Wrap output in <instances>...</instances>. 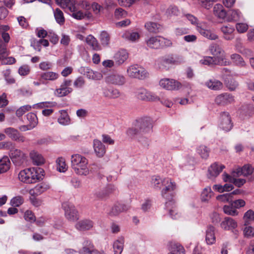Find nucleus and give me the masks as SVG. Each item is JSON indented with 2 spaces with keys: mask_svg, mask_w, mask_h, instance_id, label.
<instances>
[{
  "mask_svg": "<svg viewBox=\"0 0 254 254\" xmlns=\"http://www.w3.org/2000/svg\"><path fill=\"white\" fill-rule=\"evenodd\" d=\"M128 58V53L125 50L118 51L114 55V60L116 64H122Z\"/></svg>",
  "mask_w": 254,
  "mask_h": 254,
  "instance_id": "22",
  "label": "nucleus"
},
{
  "mask_svg": "<svg viewBox=\"0 0 254 254\" xmlns=\"http://www.w3.org/2000/svg\"><path fill=\"white\" fill-rule=\"evenodd\" d=\"M125 240L124 238H119L113 245L114 254H121L124 249Z\"/></svg>",
  "mask_w": 254,
  "mask_h": 254,
  "instance_id": "32",
  "label": "nucleus"
},
{
  "mask_svg": "<svg viewBox=\"0 0 254 254\" xmlns=\"http://www.w3.org/2000/svg\"><path fill=\"white\" fill-rule=\"evenodd\" d=\"M40 45H42L44 47H48L49 45V41L46 39H40L37 42L33 44V47L35 49L38 50V51H41Z\"/></svg>",
  "mask_w": 254,
  "mask_h": 254,
  "instance_id": "55",
  "label": "nucleus"
},
{
  "mask_svg": "<svg viewBox=\"0 0 254 254\" xmlns=\"http://www.w3.org/2000/svg\"><path fill=\"white\" fill-rule=\"evenodd\" d=\"M123 37L127 40L134 42L139 38L140 36L139 33L136 32L126 31L123 34Z\"/></svg>",
  "mask_w": 254,
  "mask_h": 254,
  "instance_id": "43",
  "label": "nucleus"
},
{
  "mask_svg": "<svg viewBox=\"0 0 254 254\" xmlns=\"http://www.w3.org/2000/svg\"><path fill=\"white\" fill-rule=\"evenodd\" d=\"M163 188L161 190L162 196L168 200L169 202L166 203V206L170 203H172V200L174 196L173 191L175 190L176 185V183L172 181L170 178H167L164 181Z\"/></svg>",
  "mask_w": 254,
  "mask_h": 254,
  "instance_id": "6",
  "label": "nucleus"
},
{
  "mask_svg": "<svg viewBox=\"0 0 254 254\" xmlns=\"http://www.w3.org/2000/svg\"><path fill=\"white\" fill-rule=\"evenodd\" d=\"M115 16L117 19H120L125 17L127 15L126 11L122 8H117L114 12Z\"/></svg>",
  "mask_w": 254,
  "mask_h": 254,
  "instance_id": "63",
  "label": "nucleus"
},
{
  "mask_svg": "<svg viewBox=\"0 0 254 254\" xmlns=\"http://www.w3.org/2000/svg\"><path fill=\"white\" fill-rule=\"evenodd\" d=\"M72 91V89L69 87H64L61 85L60 87L57 89L55 92V95L58 97H64L67 95Z\"/></svg>",
  "mask_w": 254,
  "mask_h": 254,
  "instance_id": "41",
  "label": "nucleus"
},
{
  "mask_svg": "<svg viewBox=\"0 0 254 254\" xmlns=\"http://www.w3.org/2000/svg\"><path fill=\"white\" fill-rule=\"evenodd\" d=\"M30 71V68L28 65H23L20 66L18 69V73L20 75L26 76L28 75Z\"/></svg>",
  "mask_w": 254,
  "mask_h": 254,
  "instance_id": "62",
  "label": "nucleus"
},
{
  "mask_svg": "<svg viewBox=\"0 0 254 254\" xmlns=\"http://www.w3.org/2000/svg\"><path fill=\"white\" fill-rule=\"evenodd\" d=\"M225 168L224 165L216 162L212 164L208 168V177H216Z\"/></svg>",
  "mask_w": 254,
  "mask_h": 254,
  "instance_id": "21",
  "label": "nucleus"
},
{
  "mask_svg": "<svg viewBox=\"0 0 254 254\" xmlns=\"http://www.w3.org/2000/svg\"><path fill=\"white\" fill-rule=\"evenodd\" d=\"M159 62L163 65L173 64L175 63V60L172 57H162L159 59Z\"/></svg>",
  "mask_w": 254,
  "mask_h": 254,
  "instance_id": "61",
  "label": "nucleus"
},
{
  "mask_svg": "<svg viewBox=\"0 0 254 254\" xmlns=\"http://www.w3.org/2000/svg\"><path fill=\"white\" fill-rule=\"evenodd\" d=\"M0 148L9 149V155L13 164L16 166L22 165L26 161V154L21 150L13 148L11 142H2L0 143Z\"/></svg>",
  "mask_w": 254,
  "mask_h": 254,
  "instance_id": "4",
  "label": "nucleus"
},
{
  "mask_svg": "<svg viewBox=\"0 0 254 254\" xmlns=\"http://www.w3.org/2000/svg\"><path fill=\"white\" fill-rule=\"evenodd\" d=\"M59 77V74L53 71H47L40 74L41 80L55 81Z\"/></svg>",
  "mask_w": 254,
  "mask_h": 254,
  "instance_id": "30",
  "label": "nucleus"
},
{
  "mask_svg": "<svg viewBox=\"0 0 254 254\" xmlns=\"http://www.w3.org/2000/svg\"><path fill=\"white\" fill-rule=\"evenodd\" d=\"M93 147L94 151L98 157H102L104 156L106 152V148L101 141L98 139L94 140Z\"/></svg>",
  "mask_w": 254,
  "mask_h": 254,
  "instance_id": "27",
  "label": "nucleus"
},
{
  "mask_svg": "<svg viewBox=\"0 0 254 254\" xmlns=\"http://www.w3.org/2000/svg\"><path fill=\"white\" fill-rule=\"evenodd\" d=\"M29 155L34 164L39 166L44 163L45 160L43 157L38 152L32 150Z\"/></svg>",
  "mask_w": 254,
  "mask_h": 254,
  "instance_id": "29",
  "label": "nucleus"
},
{
  "mask_svg": "<svg viewBox=\"0 0 254 254\" xmlns=\"http://www.w3.org/2000/svg\"><path fill=\"white\" fill-rule=\"evenodd\" d=\"M196 152L202 159H206L209 156L210 150L207 146L201 145L197 148Z\"/></svg>",
  "mask_w": 254,
  "mask_h": 254,
  "instance_id": "42",
  "label": "nucleus"
},
{
  "mask_svg": "<svg viewBox=\"0 0 254 254\" xmlns=\"http://www.w3.org/2000/svg\"><path fill=\"white\" fill-rule=\"evenodd\" d=\"M213 192L210 187L205 188L201 194V199L202 201H207L212 196Z\"/></svg>",
  "mask_w": 254,
  "mask_h": 254,
  "instance_id": "49",
  "label": "nucleus"
},
{
  "mask_svg": "<svg viewBox=\"0 0 254 254\" xmlns=\"http://www.w3.org/2000/svg\"><path fill=\"white\" fill-rule=\"evenodd\" d=\"M8 55L5 57H0V60L1 61V64H11L15 63V59L12 57H7Z\"/></svg>",
  "mask_w": 254,
  "mask_h": 254,
  "instance_id": "60",
  "label": "nucleus"
},
{
  "mask_svg": "<svg viewBox=\"0 0 254 254\" xmlns=\"http://www.w3.org/2000/svg\"><path fill=\"white\" fill-rule=\"evenodd\" d=\"M93 226V222L88 219L79 221L76 223L75 225L76 229L80 231L89 230L91 229Z\"/></svg>",
  "mask_w": 254,
  "mask_h": 254,
  "instance_id": "25",
  "label": "nucleus"
},
{
  "mask_svg": "<svg viewBox=\"0 0 254 254\" xmlns=\"http://www.w3.org/2000/svg\"><path fill=\"white\" fill-rule=\"evenodd\" d=\"M166 178H162L158 176H154L151 178V186L155 190H160L163 187L164 181Z\"/></svg>",
  "mask_w": 254,
  "mask_h": 254,
  "instance_id": "31",
  "label": "nucleus"
},
{
  "mask_svg": "<svg viewBox=\"0 0 254 254\" xmlns=\"http://www.w3.org/2000/svg\"><path fill=\"white\" fill-rule=\"evenodd\" d=\"M237 222L230 217H226L220 223V227L224 230H230L237 228Z\"/></svg>",
  "mask_w": 254,
  "mask_h": 254,
  "instance_id": "20",
  "label": "nucleus"
},
{
  "mask_svg": "<svg viewBox=\"0 0 254 254\" xmlns=\"http://www.w3.org/2000/svg\"><path fill=\"white\" fill-rule=\"evenodd\" d=\"M248 25L245 23H238L236 25V28L240 33L246 32L248 30Z\"/></svg>",
  "mask_w": 254,
  "mask_h": 254,
  "instance_id": "58",
  "label": "nucleus"
},
{
  "mask_svg": "<svg viewBox=\"0 0 254 254\" xmlns=\"http://www.w3.org/2000/svg\"><path fill=\"white\" fill-rule=\"evenodd\" d=\"M220 120V127L225 131H230L233 127V124L231 122L229 114L227 112L222 113Z\"/></svg>",
  "mask_w": 254,
  "mask_h": 254,
  "instance_id": "15",
  "label": "nucleus"
},
{
  "mask_svg": "<svg viewBox=\"0 0 254 254\" xmlns=\"http://www.w3.org/2000/svg\"><path fill=\"white\" fill-rule=\"evenodd\" d=\"M74 11H70L72 13L71 16L74 19L77 20H81L84 19L87 15L86 12L83 13L81 10H77L76 6L74 9Z\"/></svg>",
  "mask_w": 254,
  "mask_h": 254,
  "instance_id": "51",
  "label": "nucleus"
},
{
  "mask_svg": "<svg viewBox=\"0 0 254 254\" xmlns=\"http://www.w3.org/2000/svg\"><path fill=\"white\" fill-rule=\"evenodd\" d=\"M31 108V107L28 105L23 106L17 110L16 115L17 117H20L27 111H30Z\"/></svg>",
  "mask_w": 254,
  "mask_h": 254,
  "instance_id": "59",
  "label": "nucleus"
},
{
  "mask_svg": "<svg viewBox=\"0 0 254 254\" xmlns=\"http://www.w3.org/2000/svg\"><path fill=\"white\" fill-rule=\"evenodd\" d=\"M27 119L29 122L30 128H33L36 127L38 123V119L36 114L33 113H29L26 115Z\"/></svg>",
  "mask_w": 254,
  "mask_h": 254,
  "instance_id": "47",
  "label": "nucleus"
},
{
  "mask_svg": "<svg viewBox=\"0 0 254 254\" xmlns=\"http://www.w3.org/2000/svg\"><path fill=\"white\" fill-rule=\"evenodd\" d=\"M234 27L230 24L223 25L221 28L223 37L226 40H231L234 38Z\"/></svg>",
  "mask_w": 254,
  "mask_h": 254,
  "instance_id": "23",
  "label": "nucleus"
},
{
  "mask_svg": "<svg viewBox=\"0 0 254 254\" xmlns=\"http://www.w3.org/2000/svg\"><path fill=\"white\" fill-rule=\"evenodd\" d=\"M214 14L220 19H224L226 16V11L221 4H216L213 7Z\"/></svg>",
  "mask_w": 254,
  "mask_h": 254,
  "instance_id": "33",
  "label": "nucleus"
},
{
  "mask_svg": "<svg viewBox=\"0 0 254 254\" xmlns=\"http://www.w3.org/2000/svg\"><path fill=\"white\" fill-rule=\"evenodd\" d=\"M50 185L46 183L37 184L33 189L30 190L29 193L32 196L40 195L50 189Z\"/></svg>",
  "mask_w": 254,
  "mask_h": 254,
  "instance_id": "17",
  "label": "nucleus"
},
{
  "mask_svg": "<svg viewBox=\"0 0 254 254\" xmlns=\"http://www.w3.org/2000/svg\"><path fill=\"white\" fill-rule=\"evenodd\" d=\"M4 132L12 140L19 141L23 142L25 138L19 133L18 131L12 127H8L4 129Z\"/></svg>",
  "mask_w": 254,
  "mask_h": 254,
  "instance_id": "18",
  "label": "nucleus"
},
{
  "mask_svg": "<svg viewBox=\"0 0 254 254\" xmlns=\"http://www.w3.org/2000/svg\"><path fill=\"white\" fill-rule=\"evenodd\" d=\"M60 116L58 119L59 123L62 125H67L69 124V117L65 110L60 111Z\"/></svg>",
  "mask_w": 254,
  "mask_h": 254,
  "instance_id": "39",
  "label": "nucleus"
},
{
  "mask_svg": "<svg viewBox=\"0 0 254 254\" xmlns=\"http://www.w3.org/2000/svg\"><path fill=\"white\" fill-rule=\"evenodd\" d=\"M23 202L22 196H17L11 199L10 204L13 207H18Z\"/></svg>",
  "mask_w": 254,
  "mask_h": 254,
  "instance_id": "57",
  "label": "nucleus"
},
{
  "mask_svg": "<svg viewBox=\"0 0 254 254\" xmlns=\"http://www.w3.org/2000/svg\"><path fill=\"white\" fill-rule=\"evenodd\" d=\"M57 170L60 172H65L68 168L65 163V159L63 157H59L56 160Z\"/></svg>",
  "mask_w": 254,
  "mask_h": 254,
  "instance_id": "44",
  "label": "nucleus"
},
{
  "mask_svg": "<svg viewBox=\"0 0 254 254\" xmlns=\"http://www.w3.org/2000/svg\"><path fill=\"white\" fill-rule=\"evenodd\" d=\"M205 85L209 89L213 90H220L223 87L222 83L219 80L210 79L205 83Z\"/></svg>",
  "mask_w": 254,
  "mask_h": 254,
  "instance_id": "35",
  "label": "nucleus"
},
{
  "mask_svg": "<svg viewBox=\"0 0 254 254\" xmlns=\"http://www.w3.org/2000/svg\"><path fill=\"white\" fill-rule=\"evenodd\" d=\"M226 87L231 91H234L238 87V82L233 78H227L225 79Z\"/></svg>",
  "mask_w": 254,
  "mask_h": 254,
  "instance_id": "45",
  "label": "nucleus"
},
{
  "mask_svg": "<svg viewBox=\"0 0 254 254\" xmlns=\"http://www.w3.org/2000/svg\"><path fill=\"white\" fill-rule=\"evenodd\" d=\"M127 71L128 76L130 77L139 79H144L148 75V73L146 69L138 64H133L129 66Z\"/></svg>",
  "mask_w": 254,
  "mask_h": 254,
  "instance_id": "8",
  "label": "nucleus"
},
{
  "mask_svg": "<svg viewBox=\"0 0 254 254\" xmlns=\"http://www.w3.org/2000/svg\"><path fill=\"white\" fill-rule=\"evenodd\" d=\"M223 211L225 214L231 216H236L238 214L236 208L232 205V203H231V205H224L223 207Z\"/></svg>",
  "mask_w": 254,
  "mask_h": 254,
  "instance_id": "50",
  "label": "nucleus"
},
{
  "mask_svg": "<svg viewBox=\"0 0 254 254\" xmlns=\"http://www.w3.org/2000/svg\"><path fill=\"white\" fill-rule=\"evenodd\" d=\"M199 63L204 65H219L221 66H226L231 64V62L228 60H225L222 58H213L210 56H205L199 61Z\"/></svg>",
  "mask_w": 254,
  "mask_h": 254,
  "instance_id": "11",
  "label": "nucleus"
},
{
  "mask_svg": "<svg viewBox=\"0 0 254 254\" xmlns=\"http://www.w3.org/2000/svg\"><path fill=\"white\" fill-rule=\"evenodd\" d=\"M215 228L212 225H209L206 230L205 241L208 245H212L216 241L215 235Z\"/></svg>",
  "mask_w": 254,
  "mask_h": 254,
  "instance_id": "24",
  "label": "nucleus"
},
{
  "mask_svg": "<svg viewBox=\"0 0 254 254\" xmlns=\"http://www.w3.org/2000/svg\"><path fill=\"white\" fill-rule=\"evenodd\" d=\"M6 46L7 44L3 43V41L0 39V58L5 57V56L8 55Z\"/></svg>",
  "mask_w": 254,
  "mask_h": 254,
  "instance_id": "56",
  "label": "nucleus"
},
{
  "mask_svg": "<svg viewBox=\"0 0 254 254\" xmlns=\"http://www.w3.org/2000/svg\"><path fill=\"white\" fill-rule=\"evenodd\" d=\"M229 21H238L242 17V13L238 9H231L229 11Z\"/></svg>",
  "mask_w": 254,
  "mask_h": 254,
  "instance_id": "38",
  "label": "nucleus"
},
{
  "mask_svg": "<svg viewBox=\"0 0 254 254\" xmlns=\"http://www.w3.org/2000/svg\"><path fill=\"white\" fill-rule=\"evenodd\" d=\"M186 17L192 24H196L197 31L203 37L212 40L218 39V36L214 32L208 29L206 22L197 23V18L191 14H186Z\"/></svg>",
  "mask_w": 254,
  "mask_h": 254,
  "instance_id": "5",
  "label": "nucleus"
},
{
  "mask_svg": "<svg viewBox=\"0 0 254 254\" xmlns=\"http://www.w3.org/2000/svg\"><path fill=\"white\" fill-rule=\"evenodd\" d=\"M148 47L152 49H159L172 45L171 40L161 36H154L146 40Z\"/></svg>",
  "mask_w": 254,
  "mask_h": 254,
  "instance_id": "7",
  "label": "nucleus"
},
{
  "mask_svg": "<svg viewBox=\"0 0 254 254\" xmlns=\"http://www.w3.org/2000/svg\"><path fill=\"white\" fill-rule=\"evenodd\" d=\"M71 167L75 173L81 176H87L89 173L87 159L78 154H74L71 157Z\"/></svg>",
  "mask_w": 254,
  "mask_h": 254,
  "instance_id": "3",
  "label": "nucleus"
},
{
  "mask_svg": "<svg viewBox=\"0 0 254 254\" xmlns=\"http://www.w3.org/2000/svg\"><path fill=\"white\" fill-rule=\"evenodd\" d=\"M231 59L232 62L237 65L244 66L245 65V62L242 57L239 54H234L231 55Z\"/></svg>",
  "mask_w": 254,
  "mask_h": 254,
  "instance_id": "48",
  "label": "nucleus"
},
{
  "mask_svg": "<svg viewBox=\"0 0 254 254\" xmlns=\"http://www.w3.org/2000/svg\"><path fill=\"white\" fill-rule=\"evenodd\" d=\"M244 234L246 237H251L254 235V228L252 226H246L244 229Z\"/></svg>",
  "mask_w": 254,
  "mask_h": 254,
  "instance_id": "64",
  "label": "nucleus"
},
{
  "mask_svg": "<svg viewBox=\"0 0 254 254\" xmlns=\"http://www.w3.org/2000/svg\"><path fill=\"white\" fill-rule=\"evenodd\" d=\"M152 128V120L149 117H145L138 120L134 127L127 130V133L131 137H136L139 141L141 142L140 136L144 135L146 138L151 132Z\"/></svg>",
  "mask_w": 254,
  "mask_h": 254,
  "instance_id": "1",
  "label": "nucleus"
},
{
  "mask_svg": "<svg viewBox=\"0 0 254 254\" xmlns=\"http://www.w3.org/2000/svg\"><path fill=\"white\" fill-rule=\"evenodd\" d=\"M44 173V170L40 168H27L19 172L18 178L24 183L33 184L42 180Z\"/></svg>",
  "mask_w": 254,
  "mask_h": 254,
  "instance_id": "2",
  "label": "nucleus"
},
{
  "mask_svg": "<svg viewBox=\"0 0 254 254\" xmlns=\"http://www.w3.org/2000/svg\"><path fill=\"white\" fill-rule=\"evenodd\" d=\"M130 206L128 204L118 203L114 205L110 211L112 215H117L121 212L127 211Z\"/></svg>",
  "mask_w": 254,
  "mask_h": 254,
  "instance_id": "26",
  "label": "nucleus"
},
{
  "mask_svg": "<svg viewBox=\"0 0 254 254\" xmlns=\"http://www.w3.org/2000/svg\"><path fill=\"white\" fill-rule=\"evenodd\" d=\"M159 84L162 87L169 90H178L182 86L181 83L179 81L169 78L162 79Z\"/></svg>",
  "mask_w": 254,
  "mask_h": 254,
  "instance_id": "12",
  "label": "nucleus"
},
{
  "mask_svg": "<svg viewBox=\"0 0 254 254\" xmlns=\"http://www.w3.org/2000/svg\"><path fill=\"white\" fill-rule=\"evenodd\" d=\"M254 171V168L252 165L247 164L244 165L242 168H238L232 172L234 177H239L241 175L248 176L251 175Z\"/></svg>",
  "mask_w": 254,
  "mask_h": 254,
  "instance_id": "16",
  "label": "nucleus"
},
{
  "mask_svg": "<svg viewBox=\"0 0 254 254\" xmlns=\"http://www.w3.org/2000/svg\"><path fill=\"white\" fill-rule=\"evenodd\" d=\"M145 27L147 30L151 33H157L160 32L162 29V26L157 23L149 22L145 24Z\"/></svg>",
  "mask_w": 254,
  "mask_h": 254,
  "instance_id": "36",
  "label": "nucleus"
},
{
  "mask_svg": "<svg viewBox=\"0 0 254 254\" xmlns=\"http://www.w3.org/2000/svg\"><path fill=\"white\" fill-rule=\"evenodd\" d=\"M10 162L7 156H4L0 159V174L7 172L10 167Z\"/></svg>",
  "mask_w": 254,
  "mask_h": 254,
  "instance_id": "34",
  "label": "nucleus"
},
{
  "mask_svg": "<svg viewBox=\"0 0 254 254\" xmlns=\"http://www.w3.org/2000/svg\"><path fill=\"white\" fill-rule=\"evenodd\" d=\"M209 50L210 53L213 55V58H222L225 60H227L223 55L224 51L216 44H212L210 45Z\"/></svg>",
  "mask_w": 254,
  "mask_h": 254,
  "instance_id": "28",
  "label": "nucleus"
},
{
  "mask_svg": "<svg viewBox=\"0 0 254 254\" xmlns=\"http://www.w3.org/2000/svg\"><path fill=\"white\" fill-rule=\"evenodd\" d=\"M62 208L64 211L65 218L70 221L74 222L79 219L78 213L75 206L68 202L62 204Z\"/></svg>",
  "mask_w": 254,
  "mask_h": 254,
  "instance_id": "9",
  "label": "nucleus"
},
{
  "mask_svg": "<svg viewBox=\"0 0 254 254\" xmlns=\"http://www.w3.org/2000/svg\"><path fill=\"white\" fill-rule=\"evenodd\" d=\"M75 6V2L72 0H63L61 8L67 9L69 11H74Z\"/></svg>",
  "mask_w": 254,
  "mask_h": 254,
  "instance_id": "46",
  "label": "nucleus"
},
{
  "mask_svg": "<svg viewBox=\"0 0 254 254\" xmlns=\"http://www.w3.org/2000/svg\"><path fill=\"white\" fill-rule=\"evenodd\" d=\"M136 95L138 99L142 100L155 101L160 100L158 96L144 88L139 89L136 93Z\"/></svg>",
  "mask_w": 254,
  "mask_h": 254,
  "instance_id": "13",
  "label": "nucleus"
},
{
  "mask_svg": "<svg viewBox=\"0 0 254 254\" xmlns=\"http://www.w3.org/2000/svg\"><path fill=\"white\" fill-rule=\"evenodd\" d=\"M79 254H106L103 250L96 249L90 240L85 239L82 244V248L79 251Z\"/></svg>",
  "mask_w": 254,
  "mask_h": 254,
  "instance_id": "10",
  "label": "nucleus"
},
{
  "mask_svg": "<svg viewBox=\"0 0 254 254\" xmlns=\"http://www.w3.org/2000/svg\"><path fill=\"white\" fill-rule=\"evenodd\" d=\"M217 200L223 202H230L232 201V193H227L219 195L216 197Z\"/></svg>",
  "mask_w": 254,
  "mask_h": 254,
  "instance_id": "52",
  "label": "nucleus"
},
{
  "mask_svg": "<svg viewBox=\"0 0 254 254\" xmlns=\"http://www.w3.org/2000/svg\"><path fill=\"white\" fill-rule=\"evenodd\" d=\"M54 15L56 22L60 25H63L65 22V18L63 11L59 8L54 10Z\"/></svg>",
  "mask_w": 254,
  "mask_h": 254,
  "instance_id": "37",
  "label": "nucleus"
},
{
  "mask_svg": "<svg viewBox=\"0 0 254 254\" xmlns=\"http://www.w3.org/2000/svg\"><path fill=\"white\" fill-rule=\"evenodd\" d=\"M234 101V97L228 93L221 94L217 96L215 102L218 105H224L232 103Z\"/></svg>",
  "mask_w": 254,
  "mask_h": 254,
  "instance_id": "19",
  "label": "nucleus"
},
{
  "mask_svg": "<svg viewBox=\"0 0 254 254\" xmlns=\"http://www.w3.org/2000/svg\"><path fill=\"white\" fill-rule=\"evenodd\" d=\"M100 39L102 45L107 46L109 44L110 37L106 31H103L101 33Z\"/></svg>",
  "mask_w": 254,
  "mask_h": 254,
  "instance_id": "53",
  "label": "nucleus"
},
{
  "mask_svg": "<svg viewBox=\"0 0 254 254\" xmlns=\"http://www.w3.org/2000/svg\"><path fill=\"white\" fill-rule=\"evenodd\" d=\"M105 81L109 84L121 86L126 83V79L124 75L115 73L107 76L105 78Z\"/></svg>",
  "mask_w": 254,
  "mask_h": 254,
  "instance_id": "14",
  "label": "nucleus"
},
{
  "mask_svg": "<svg viewBox=\"0 0 254 254\" xmlns=\"http://www.w3.org/2000/svg\"><path fill=\"white\" fill-rule=\"evenodd\" d=\"M168 254H185V249L181 245H174L171 252Z\"/></svg>",
  "mask_w": 254,
  "mask_h": 254,
  "instance_id": "54",
  "label": "nucleus"
},
{
  "mask_svg": "<svg viewBox=\"0 0 254 254\" xmlns=\"http://www.w3.org/2000/svg\"><path fill=\"white\" fill-rule=\"evenodd\" d=\"M86 42L93 50L97 51L100 49L97 40L93 36L88 35L86 38Z\"/></svg>",
  "mask_w": 254,
  "mask_h": 254,
  "instance_id": "40",
  "label": "nucleus"
}]
</instances>
